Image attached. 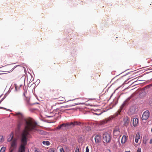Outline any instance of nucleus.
I'll list each match as a JSON object with an SVG mask.
<instances>
[{
    "label": "nucleus",
    "instance_id": "obj_1",
    "mask_svg": "<svg viewBox=\"0 0 152 152\" xmlns=\"http://www.w3.org/2000/svg\"><path fill=\"white\" fill-rule=\"evenodd\" d=\"M37 123L31 118L28 119L26 121L25 128L21 135V144L18 149V152H25V146L27 144V138L30 136V132L35 131L42 132L37 129Z\"/></svg>",
    "mask_w": 152,
    "mask_h": 152
},
{
    "label": "nucleus",
    "instance_id": "obj_2",
    "mask_svg": "<svg viewBox=\"0 0 152 152\" xmlns=\"http://www.w3.org/2000/svg\"><path fill=\"white\" fill-rule=\"evenodd\" d=\"M103 139L107 142H109L111 140V135L110 133L107 132L104 133L103 135Z\"/></svg>",
    "mask_w": 152,
    "mask_h": 152
},
{
    "label": "nucleus",
    "instance_id": "obj_3",
    "mask_svg": "<svg viewBox=\"0 0 152 152\" xmlns=\"http://www.w3.org/2000/svg\"><path fill=\"white\" fill-rule=\"evenodd\" d=\"M150 115V112L148 110L145 111L142 114V120H146L148 118Z\"/></svg>",
    "mask_w": 152,
    "mask_h": 152
},
{
    "label": "nucleus",
    "instance_id": "obj_4",
    "mask_svg": "<svg viewBox=\"0 0 152 152\" xmlns=\"http://www.w3.org/2000/svg\"><path fill=\"white\" fill-rule=\"evenodd\" d=\"M110 120V118H107L99 122V125H104L107 123V122Z\"/></svg>",
    "mask_w": 152,
    "mask_h": 152
},
{
    "label": "nucleus",
    "instance_id": "obj_5",
    "mask_svg": "<svg viewBox=\"0 0 152 152\" xmlns=\"http://www.w3.org/2000/svg\"><path fill=\"white\" fill-rule=\"evenodd\" d=\"M123 121L124 125L127 126L129 123V118L128 117H126L124 118Z\"/></svg>",
    "mask_w": 152,
    "mask_h": 152
},
{
    "label": "nucleus",
    "instance_id": "obj_6",
    "mask_svg": "<svg viewBox=\"0 0 152 152\" xmlns=\"http://www.w3.org/2000/svg\"><path fill=\"white\" fill-rule=\"evenodd\" d=\"M15 67H13L12 65H9L6 67L7 72H10L13 70Z\"/></svg>",
    "mask_w": 152,
    "mask_h": 152
},
{
    "label": "nucleus",
    "instance_id": "obj_7",
    "mask_svg": "<svg viewBox=\"0 0 152 152\" xmlns=\"http://www.w3.org/2000/svg\"><path fill=\"white\" fill-rule=\"evenodd\" d=\"M138 123V119L136 118H134L132 120V124L134 127L136 126Z\"/></svg>",
    "mask_w": 152,
    "mask_h": 152
},
{
    "label": "nucleus",
    "instance_id": "obj_8",
    "mask_svg": "<svg viewBox=\"0 0 152 152\" xmlns=\"http://www.w3.org/2000/svg\"><path fill=\"white\" fill-rule=\"evenodd\" d=\"M16 146V140L15 139H14L12 141L11 143V149L10 151L12 149H13V150L15 148Z\"/></svg>",
    "mask_w": 152,
    "mask_h": 152
},
{
    "label": "nucleus",
    "instance_id": "obj_9",
    "mask_svg": "<svg viewBox=\"0 0 152 152\" xmlns=\"http://www.w3.org/2000/svg\"><path fill=\"white\" fill-rule=\"evenodd\" d=\"M15 115L17 116L20 121L22 120L23 119V115L20 113H16L15 114Z\"/></svg>",
    "mask_w": 152,
    "mask_h": 152
},
{
    "label": "nucleus",
    "instance_id": "obj_10",
    "mask_svg": "<svg viewBox=\"0 0 152 152\" xmlns=\"http://www.w3.org/2000/svg\"><path fill=\"white\" fill-rule=\"evenodd\" d=\"M129 112L131 114H133L136 113V109L133 107H131L129 110Z\"/></svg>",
    "mask_w": 152,
    "mask_h": 152
},
{
    "label": "nucleus",
    "instance_id": "obj_11",
    "mask_svg": "<svg viewBox=\"0 0 152 152\" xmlns=\"http://www.w3.org/2000/svg\"><path fill=\"white\" fill-rule=\"evenodd\" d=\"M113 133L115 136L118 135L120 133L119 129L118 128L115 129L113 131Z\"/></svg>",
    "mask_w": 152,
    "mask_h": 152
},
{
    "label": "nucleus",
    "instance_id": "obj_12",
    "mask_svg": "<svg viewBox=\"0 0 152 152\" xmlns=\"http://www.w3.org/2000/svg\"><path fill=\"white\" fill-rule=\"evenodd\" d=\"M94 139L96 142L98 143L101 140L100 136L99 135H96Z\"/></svg>",
    "mask_w": 152,
    "mask_h": 152
},
{
    "label": "nucleus",
    "instance_id": "obj_13",
    "mask_svg": "<svg viewBox=\"0 0 152 152\" xmlns=\"http://www.w3.org/2000/svg\"><path fill=\"white\" fill-rule=\"evenodd\" d=\"M126 140V137L125 135H124L123 136L121 140V142L122 143H124Z\"/></svg>",
    "mask_w": 152,
    "mask_h": 152
},
{
    "label": "nucleus",
    "instance_id": "obj_14",
    "mask_svg": "<svg viewBox=\"0 0 152 152\" xmlns=\"http://www.w3.org/2000/svg\"><path fill=\"white\" fill-rule=\"evenodd\" d=\"M67 127L70 126L71 127L75 126L74 122H71L70 123H66Z\"/></svg>",
    "mask_w": 152,
    "mask_h": 152
},
{
    "label": "nucleus",
    "instance_id": "obj_15",
    "mask_svg": "<svg viewBox=\"0 0 152 152\" xmlns=\"http://www.w3.org/2000/svg\"><path fill=\"white\" fill-rule=\"evenodd\" d=\"M140 139V136L139 134H136L135 138V141L136 143H137L138 140Z\"/></svg>",
    "mask_w": 152,
    "mask_h": 152
},
{
    "label": "nucleus",
    "instance_id": "obj_16",
    "mask_svg": "<svg viewBox=\"0 0 152 152\" xmlns=\"http://www.w3.org/2000/svg\"><path fill=\"white\" fill-rule=\"evenodd\" d=\"M5 84L4 80L0 77V86H3Z\"/></svg>",
    "mask_w": 152,
    "mask_h": 152
},
{
    "label": "nucleus",
    "instance_id": "obj_17",
    "mask_svg": "<svg viewBox=\"0 0 152 152\" xmlns=\"http://www.w3.org/2000/svg\"><path fill=\"white\" fill-rule=\"evenodd\" d=\"M122 110V108H120L118 110L117 112L116 113L115 115H114V117L117 116L118 114H119Z\"/></svg>",
    "mask_w": 152,
    "mask_h": 152
},
{
    "label": "nucleus",
    "instance_id": "obj_18",
    "mask_svg": "<svg viewBox=\"0 0 152 152\" xmlns=\"http://www.w3.org/2000/svg\"><path fill=\"white\" fill-rule=\"evenodd\" d=\"M13 135L12 134H11L10 135V137L8 139V141L10 142L13 139Z\"/></svg>",
    "mask_w": 152,
    "mask_h": 152
},
{
    "label": "nucleus",
    "instance_id": "obj_19",
    "mask_svg": "<svg viewBox=\"0 0 152 152\" xmlns=\"http://www.w3.org/2000/svg\"><path fill=\"white\" fill-rule=\"evenodd\" d=\"M42 143L45 145H50V142L47 141H43L42 142Z\"/></svg>",
    "mask_w": 152,
    "mask_h": 152
},
{
    "label": "nucleus",
    "instance_id": "obj_20",
    "mask_svg": "<svg viewBox=\"0 0 152 152\" xmlns=\"http://www.w3.org/2000/svg\"><path fill=\"white\" fill-rule=\"evenodd\" d=\"M74 122L75 126L76 125H80L81 124V123L80 122L76 121H74Z\"/></svg>",
    "mask_w": 152,
    "mask_h": 152
},
{
    "label": "nucleus",
    "instance_id": "obj_21",
    "mask_svg": "<svg viewBox=\"0 0 152 152\" xmlns=\"http://www.w3.org/2000/svg\"><path fill=\"white\" fill-rule=\"evenodd\" d=\"M60 125L62 128V129H63L64 127H67L66 123L62 124Z\"/></svg>",
    "mask_w": 152,
    "mask_h": 152
},
{
    "label": "nucleus",
    "instance_id": "obj_22",
    "mask_svg": "<svg viewBox=\"0 0 152 152\" xmlns=\"http://www.w3.org/2000/svg\"><path fill=\"white\" fill-rule=\"evenodd\" d=\"M58 100H60L63 102L65 101V99L63 97H60L58 98Z\"/></svg>",
    "mask_w": 152,
    "mask_h": 152
},
{
    "label": "nucleus",
    "instance_id": "obj_23",
    "mask_svg": "<svg viewBox=\"0 0 152 152\" xmlns=\"http://www.w3.org/2000/svg\"><path fill=\"white\" fill-rule=\"evenodd\" d=\"M5 148L4 147H3L1 148L0 152H5Z\"/></svg>",
    "mask_w": 152,
    "mask_h": 152
},
{
    "label": "nucleus",
    "instance_id": "obj_24",
    "mask_svg": "<svg viewBox=\"0 0 152 152\" xmlns=\"http://www.w3.org/2000/svg\"><path fill=\"white\" fill-rule=\"evenodd\" d=\"M55 149L53 148H51L48 151V152H54Z\"/></svg>",
    "mask_w": 152,
    "mask_h": 152
},
{
    "label": "nucleus",
    "instance_id": "obj_25",
    "mask_svg": "<svg viewBox=\"0 0 152 152\" xmlns=\"http://www.w3.org/2000/svg\"><path fill=\"white\" fill-rule=\"evenodd\" d=\"M4 139L2 136H0V142H1L4 141Z\"/></svg>",
    "mask_w": 152,
    "mask_h": 152
},
{
    "label": "nucleus",
    "instance_id": "obj_26",
    "mask_svg": "<svg viewBox=\"0 0 152 152\" xmlns=\"http://www.w3.org/2000/svg\"><path fill=\"white\" fill-rule=\"evenodd\" d=\"M76 105V104H70V105H67L65 107H71V106H73L75 105Z\"/></svg>",
    "mask_w": 152,
    "mask_h": 152
},
{
    "label": "nucleus",
    "instance_id": "obj_27",
    "mask_svg": "<svg viewBox=\"0 0 152 152\" xmlns=\"http://www.w3.org/2000/svg\"><path fill=\"white\" fill-rule=\"evenodd\" d=\"M75 152H80L79 148L78 147H77L76 148Z\"/></svg>",
    "mask_w": 152,
    "mask_h": 152
},
{
    "label": "nucleus",
    "instance_id": "obj_28",
    "mask_svg": "<svg viewBox=\"0 0 152 152\" xmlns=\"http://www.w3.org/2000/svg\"><path fill=\"white\" fill-rule=\"evenodd\" d=\"M60 152H65L63 148H61L60 149Z\"/></svg>",
    "mask_w": 152,
    "mask_h": 152
},
{
    "label": "nucleus",
    "instance_id": "obj_29",
    "mask_svg": "<svg viewBox=\"0 0 152 152\" xmlns=\"http://www.w3.org/2000/svg\"><path fill=\"white\" fill-rule=\"evenodd\" d=\"M89 149L88 148V146H87L86 148V152H89Z\"/></svg>",
    "mask_w": 152,
    "mask_h": 152
},
{
    "label": "nucleus",
    "instance_id": "obj_30",
    "mask_svg": "<svg viewBox=\"0 0 152 152\" xmlns=\"http://www.w3.org/2000/svg\"><path fill=\"white\" fill-rule=\"evenodd\" d=\"M57 129H62V128L61 126L60 125H59V126H58L57 127Z\"/></svg>",
    "mask_w": 152,
    "mask_h": 152
},
{
    "label": "nucleus",
    "instance_id": "obj_31",
    "mask_svg": "<svg viewBox=\"0 0 152 152\" xmlns=\"http://www.w3.org/2000/svg\"><path fill=\"white\" fill-rule=\"evenodd\" d=\"M137 152H141V148H138Z\"/></svg>",
    "mask_w": 152,
    "mask_h": 152
},
{
    "label": "nucleus",
    "instance_id": "obj_32",
    "mask_svg": "<svg viewBox=\"0 0 152 152\" xmlns=\"http://www.w3.org/2000/svg\"><path fill=\"white\" fill-rule=\"evenodd\" d=\"M102 113H103V112H101L100 113H95V114L96 115H100L101 114H102Z\"/></svg>",
    "mask_w": 152,
    "mask_h": 152
},
{
    "label": "nucleus",
    "instance_id": "obj_33",
    "mask_svg": "<svg viewBox=\"0 0 152 152\" xmlns=\"http://www.w3.org/2000/svg\"><path fill=\"white\" fill-rule=\"evenodd\" d=\"M149 143L151 144H152V139L150 140Z\"/></svg>",
    "mask_w": 152,
    "mask_h": 152
},
{
    "label": "nucleus",
    "instance_id": "obj_34",
    "mask_svg": "<svg viewBox=\"0 0 152 152\" xmlns=\"http://www.w3.org/2000/svg\"><path fill=\"white\" fill-rule=\"evenodd\" d=\"M35 152H39L36 149L35 151Z\"/></svg>",
    "mask_w": 152,
    "mask_h": 152
},
{
    "label": "nucleus",
    "instance_id": "obj_35",
    "mask_svg": "<svg viewBox=\"0 0 152 152\" xmlns=\"http://www.w3.org/2000/svg\"><path fill=\"white\" fill-rule=\"evenodd\" d=\"M13 151V149H12L10 151V152H12Z\"/></svg>",
    "mask_w": 152,
    "mask_h": 152
},
{
    "label": "nucleus",
    "instance_id": "obj_36",
    "mask_svg": "<svg viewBox=\"0 0 152 152\" xmlns=\"http://www.w3.org/2000/svg\"><path fill=\"white\" fill-rule=\"evenodd\" d=\"M125 152H131L130 151H126Z\"/></svg>",
    "mask_w": 152,
    "mask_h": 152
},
{
    "label": "nucleus",
    "instance_id": "obj_37",
    "mask_svg": "<svg viewBox=\"0 0 152 152\" xmlns=\"http://www.w3.org/2000/svg\"><path fill=\"white\" fill-rule=\"evenodd\" d=\"M59 94V93H58V94H57V93L56 94H57V95H58V94Z\"/></svg>",
    "mask_w": 152,
    "mask_h": 152
}]
</instances>
